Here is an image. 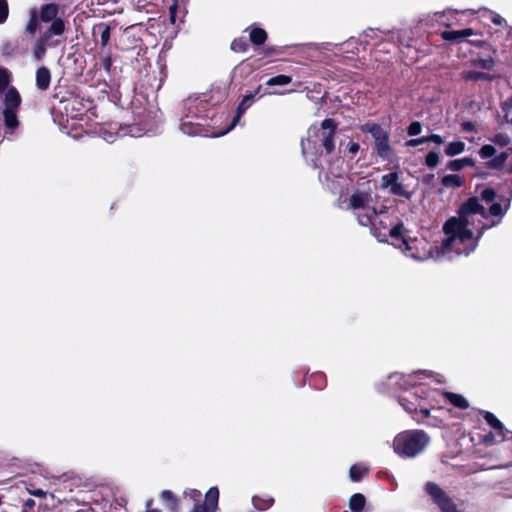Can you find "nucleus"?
Instances as JSON below:
<instances>
[{"mask_svg": "<svg viewBox=\"0 0 512 512\" xmlns=\"http://www.w3.org/2000/svg\"><path fill=\"white\" fill-rule=\"evenodd\" d=\"M188 0H172L169 5L170 21L175 24L178 19H182L186 14V5Z\"/></svg>", "mask_w": 512, "mask_h": 512, "instance_id": "18", "label": "nucleus"}, {"mask_svg": "<svg viewBox=\"0 0 512 512\" xmlns=\"http://www.w3.org/2000/svg\"><path fill=\"white\" fill-rule=\"evenodd\" d=\"M509 172L512 173V164L509 167Z\"/></svg>", "mask_w": 512, "mask_h": 512, "instance_id": "61", "label": "nucleus"}, {"mask_svg": "<svg viewBox=\"0 0 512 512\" xmlns=\"http://www.w3.org/2000/svg\"><path fill=\"white\" fill-rule=\"evenodd\" d=\"M205 101L198 97H189L183 102V115L181 117L180 129L184 134L197 135L199 130L194 127L198 126L202 114L205 112Z\"/></svg>", "mask_w": 512, "mask_h": 512, "instance_id": "7", "label": "nucleus"}, {"mask_svg": "<svg viewBox=\"0 0 512 512\" xmlns=\"http://www.w3.org/2000/svg\"><path fill=\"white\" fill-rule=\"evenodd\" d=\"M54 34L44 32L33 46V55L40 60L46 53L47 47H55L61 43V40Z\"/></svg>", "mask_w": 512, "mask_h": 512, "instance_id": "13", "label": "nucleus"}, {"mask_svg": "<svg viewBox=\"0 0 512 512\" xmlns=\"http://www.w3.org/2000/svg\"><path fill=\"white\" fill-rule=\"evenodd\" d=\"M425 137H426V143L433 142L436 145H441L442 143H444L443 137L438 134H431V135L425 136Z\"/></svg>", "mask_w": 512, "mask_h": 512, "instance_id": "44", "label": "nucleus"}, {"mask_svg": "<svg viewBox=\"0 0 512 512\" xmlns=\"http://www.w3.org/2000/svg\"><path fill=\"white\" fill-rule=\"evenodd\" d=\"M429 443L430 437L425 431L405 430L395 436L393 450L402 458H414L423 453Z\"/></svg>", "mask_w": 512, "mask_h": 512, "instance_id": "4", "label": "nucleus"}, {"mask_svg": "<svg viewBox=\"0 0 512 512\" xmlns=\"http://www.w3.org/2000/svg\"><path fill=\"white\" fill-rule=\"evenodd\" d=\"M441 183L444 187H447V188H458L463 185V180L457 174H449V175H445L442 178Z\"/></svg>", "mask_w": 512, "mask_h": 512, "instance_id": "29", "label": "nucleus"}, {"mask_svg": "<svg viewBox=\"0 0 512 512\" xmlns=\"http://www.w3.org/2000/svg\"><path fill=\"white\" fill-rule=\"evenodd\" d=\"M368 227L380 241H388L389 238L392 242L400 241V236L403 233V224L395 222L393 212L383 205L375 209V216H372L371 224Z\"/></svg>", "mask_w": 512, "mask_h": 512, "instance_id": "5", "label": "nucleus"}, {"mask_svg": "<svg viewBox=\"0 0 512 512\" xmlns=\"http://www.w3.org/2000/svg\"><path fill=\"white\" fill-rule=\"evenodd\" d=\"M393 378L405 389L412 388V391L400 397L399 402L418 423L423 422L430 416V408L434 407V398L437 394L436 391L426 388L427 383L424 380L430 379L431 376L427 372H416L409 375H394Z\"/></svg>", "mask_w": 512, "mask_h": 512, "instance_id": "2", "label": "nucleus"}, {"mask_svg": "<svg viewBox=\"0 0 512 512\" xmlns=\"http://www.w3.org/2000/svg\"><path fill=\"white\" fill-rule=\"evenodd\" d=\"M102 137L103 139L106 141V142H109V143H112L115 141L116 139V135L113 134L112 132L110 131H106L104 130L103 133H102Z\"/></svg>", "mask_w": 512, "mask_h": 512, "instance_id": "49", "label": "nucleus"}, {"mask_svg": "<svg viewBox=\"0 0 512 512\" xmlns=\"http://www.w3.org/2000/svg\"><path fill=\"white\" fill-rule=\"evenodd\" d=\"M464 77L466 79H474V80H477V79H485L486 76L485 74L481 73V72H475V71H469V72H466L464 74Z\"/></svg>", "mask_w": 512, "mask_h": 512, "instance_id": "46", "label": "nucleus"}, {"mask_svg": "<svg viewBox=\"0 0 512 512\" xmlns=\"http://www.w3.org/2000/svg\"><path fill=\"white\" fill-rule=\"evenodd\" d=\"M503 110H506L507 108H512V99L506 101L503 106H502Z\"/></svg>", "mask_w": 512, "mask_h": 512, "instance_id": "55", "label": "nucleus"}, {"mask_svg": "<svg viewBox=\"0 0 512 512\" xmlns=\"http://www.w3.org/2000/svg\"><path fill=\"white\" fill-rule=\"evenodd\" d=\"M249 38L253 44L261 45L266 41L267 33L262 28L254 27L250 30Z\"/></svg>", "mask_w": 512, "mask_h": 512, "instance_id": "27", "label": "nucleus"}, {"mask_svg": "<svg viewBox=\"0 0 512 512\" xmlns=\"http://www.w3.org/2000/svg\"><path fill=\"white\" fill-rule=\"evenodd\" d=\"M474 161L472 158L465 157L461 159L452 160L447 164V168L453 172L460 171L465 166H473Z\"/></svg>", "mask_w": 512, "mask_h": 512, "instance_id": "28", "label": "nucleus"}, {"mask_svg": "<svg viewBox=\"0 0 512 512\" xmlns=\"http://www.w3.org/2000/svg\"><path fill=\"white\" fill-rule=\"evenodd\" d=\"M51 81V73L48 68L42 66L36 71V86L40 90H46Z\"/></svg>", "mask_w": 512, "mask_h": 512, "instance_id": "19", "label": "nucleus"}, {"mask_svg": "<svg viewBox=\"0 0 512 512\" xmlns=\"http://www.w3.org/2000/svg\"><path fill=\"white\" fill-rule=\"evenodd\" d=\"M360 149V146L358 143L356 142H351L348 146V152L351 154V155H355Z\"/></svg>", "mask_w": 512, "mask_h": 512, "instance_id": "52", "label": "nucleus"}, {"mask_svg": "<svg viewBox=\"0 0 512 512\" xmlns=\"http://www.w3.org/2000/svg\"><path fill=\"white\" fill-rule=\"evenodd\" d=\"M146 512H160V511H158L157 509L151 508L150 502H148L147 503V510H146Z\"/></svg>", "mask_w": 512, "mask_h": 512, "instance_id": "57", "label": "nucleus"}, {"mask_svg": "<svg viewBox=\"0 0 512 512\" xmlns=\"http://www.w3.org/2000/svg\"><path fill=\"white\" fill-rule=\"evenodd\" d=\"M480 198H481L483 201L487 202V203H492V204H491V206L489 207V210H488V211H487L486 209H484V210H485V212H486V214H487L488 219H486V218H480V222H476V225L483 226L484 224H488V223H490V222H491L492 216L490 215V212H489V211H490V208L495 204L493 201H494V200H495V198H496V192H495L493 189H491V188H485V189H483V190L480 192ZM497 204L499 205V203H497ZM481 206H482L483 208H485L483 205H481ZM500 206H501V208H502L503 210H505V212H507V211H508V209H509V206H510V200H508V201H507V203H506L504 206H502L501 204H500ZM505 214H506V213H504L503 215H505ZM503 217H504V216L499 217V224L501 223V220H502V218H503Z\"/></svg>", "mask_w": 512, "mask_h": 512, "instance_id": "14", "label": "nucleus"}, {"mask_svg": "<svg viewBox=\"0 0 512 512\" xmlns=\"http://www.w3.org/2000/svg\"><path fill=\"white\" fill-rule=\"evenodd\" d=\"M443 395L457 408L467 409L469 407L468 400L460 394L445 392Z\"/></svg>", "mask_w": 512, "mask_h": 512, "instance_id": "23", "label": "nucleus"}, {"mask_svg": "<svg viewBox=\"0 0 512 512\" xmlns=\"http://www.w3.org/2000/svg\"><path fill=\"white\" fill-rule=\"evenodd\" d=\"M9 9L7 0H0V23H3L8 17Z\"/></svg>", "mask_w": 512, "mask_h": 512, "instance_id": "43", "label": "nucleus"}, {"mask_svg": "<svg viewBox=\"0 0 512 512\" xmlns=\"http://www.w3.org/2000/svg\"><path fill=\"white\" fill-rule=\"evenodd\" d=\"M367 472V466L364 464H355L350 468V479L354 482L359 481Z\"/></svg>", "mask_w": 512, "mask_h": 512, "instance_id": "30", "label": "nucleus"}, {"mask_svg": "<svg viewBox=\"0 0 512 512\" xmlns=\"http://www.w3.org/2000/svg\"><path fill=\"white\" fill-rule=\"evenodd\" d=\"M348 207L352 209L358 223L362 226H369L372 216H375L374 200L370 189H357L349 198Z\"/></svg>", "mask_w": 512, "mask_h": 512, "instance_id": "6", "label": "nucleus"}, {"mask_svg": "<svg viewBox=\"0 0 512 512\" xmlns=\"http://www.w3.org/2000/svg\"><path fill=\"white\" fill-rule=\"evenodd\" d=\"M219 499V490L217 487H211L205 495V507L207 512H215Z\"/></svg>", "mask_w": 512, "mask_h": 512, "instance_id": "20", "label": "nucleus"}, {"mask_svg": "<svg viewBox=\"0 0 512 512\" xmlns=\"http://www.w3.org/2000/svg\"><path fill=\"white\" fill-rule=\"evenodd\" d=\"M191 512H207V511L201 506H195Z\"/></svg>", "mask_w": 512, "mask_h": 512, "instance_id": "56", "label": "nucleus"}, {"mask_svg": "<svg viewBox=\"0 0 512 512\" xmlns=\"http://www.w3.org/2000/svg\"><path fill=\"white\" fill-rule=\"evenodd\" d=\"M490 64H491V60H485V61L482 62V66L484 68H489Z\"/></svg>", "mask_w": 512, "mask_h": 512, "instance_id": "58", "label": "nucleus"}, {"mask_svg": "<svg viewBox=\"0 0 512 512\" xmlns=\"http://www.w3.org/2000/svg\"><path fill=\"white\" fill-rule=\"evenodd\" d=\"M252 503L254 507L258 510H266L273 504V499L271 497H254L252 499Z\"/></svg>", "mask_w": 512, "mask_h": 512, "instance_id": "32", "label": "nucleus"}, {"mask_svg": "<svg viewBox=\"0 0 512 512\" xmlns=\"http://www.w3.org/2000/svg\"><path fill=\"white\" fill-rule=\"evenodd\" d=\"M424 143H426L425 136L416 138V139H410V140L406 141L405 145L408 147H416V146L424 144Z\"/></svg>", "mask_w": 512, "mask_h": 512, "instance_id": "45", "label": "nucleus"}, {"mask_svg": "<svg viewBox=\"0 0 512 512\" xmlns=\"http://www.w3.org/2000/svg\"><path fill=\"white\" fill-rule=\"evenodd\" d=\"M254 98V94H249V95H246L243 100L241 101V103L239 104V106L237 107V110H236V115L232 121V123L230 124V126L225 129L224 131L220 132V133H217L215 134V136H221V135H224L226 134L227 132H229L231 129H233V127L239 122V120L241 119V117L243 116V114L245 113V111L248 109V107L251 105V101L252 99Z\"/></svg>", "mask_w": 512, "mask_h": 512, "instance_id": "16", "label": "nucleus"}, {"mask_svg": "<svg viewBox=\"0 0 512 512\" xmlns=\"http://www.w3.org/2000/svg\"><path fill=\"white\" fill-rule=\"evenodd\" d=\"M461 128L465 132H473L475 131V124L473 122L466 121L461 124Z\"/></svg>", "mask_w": 512, "mask_h": 512, "instance_id": "48", "label": "nucleus"}, {"mask_svg": "<svg viewBox=\"0 0 512 512\" xmlns=\"http://www.w3.org/2000/svg\"><path fill=\"white\" fill-rule=\"evenodd\" d=\"M509 157V152H501L500 154L496 155L494 158L490 159L486 162V166L490 169H500L504 166L506 160Z\"/></svg>", "mask_w": 512, "mask_h": 512, "instance_id": "25", "label": "nucleus"}, {"mask_svg": "<svg viewBox=\"0 0 512 512\" xmlns=\"http://www.w3.org/2000/svg\"><path fill=\"white\" fill-rule=\"evenodd\" d=\"M489 212L492 216L491 222L483 226L476 225L480 218L488 217L479 199L472 197L459 207L457 216L449 218L444 223L445 237L440 246L433 245L423 237L407 238L403 233L400 241L392 244L416 261L451 260L454 256L469 255L476 249L483 233L499 225V217L503 216L505 210L494 204Z\"/></svg>", "mask_w": 512, "mask_h": 512, "instance_id": "1", "label": "nucleus"}, {"mask_svg": "<svg viewBox=\"0 0 512 512\" xmlns=\"http://www.w3.org/2000/svg\"><path fill=\"white\" fill-rule=\"evenodd\" d=\"M402 173L399 170L382 175L380 179V188L387 191L393 196L404 197L410 199L412 192L409 190L408 185L402 181Z\"/></svg>", "mask_w": 512, "mask_h": 512, "instance_id": "10", "label": "nucleus"}, {"mask_svg": "<svg viewBox=\"0 0 512 512\" xmlns=\"http://www.w3.org/2000/svg\"><path fill=\"white\" fill-rule=\"evenodd\" d=\"M498 441H501V436L497 434V431L489 433L483 437V443L487 445H492Z\"/></svg>", "mask_w": 512, "mask_h": 512, "instance_id": "42", "label": "nucleus"}, {"mask_svg": "<svg viewBox=\"0 0 512 512\" xmlns=\"http://www.w3.org/2000/svg\"><path fill=\"white\" fill-rule=\"evenodd\" d=\"M325 185L333 194L342 198V196L352 187V180L343 174L334 175L333 179H330L328 174H325Z\"/></svg>", "mask_w": 512, "mask_h": 512, "instance_id": "12", "label": "nucleus"}, {"mask_svg": "<svg viewBox=\"0 0 512 512\" xmlns=\"http://www.w3.org/2000/svg\"><path fill=\"white\" fill-rule=\"evenodd\" d=\"M10 82V73L6 68L0 67V91L4 90Z\"/></svg>", "mask_w": 512, "mask_h": 512, "instance_id": "37", "label": "nucleus"}, {"mask_svg": "<svg viewBox=\"0 0 512 512\" xmlns=\"http://www.w3.org/2000/svg\"><path fill=\"white\" fill-rule=\"evenodd\" d=\"M161 498H162L164 501H166V502H168V503H169V508H170L171 510H174V509H175V507H176V501H175V499H174V496H173L172 492L167 491V490H166V491H163V492L161 493Z\"/></svg>", "mask_w": 512, "mask_h": 512, "instance_id": "40", "label": "nucleus"}, {"mask_svg": "<svg viewBox=\"0 0 512 512\" xmlns=\"http://www.w3.org/2000/svg\"><path fill=\"white\" fill-rule=\"evenodd\" d=\"M465 143L462 141H453L445 146L444 152L447 156L453 157L465 151Z\"/></svg>", "mask_w": 512, "mask_h": 512, "instance_id": "24", "label": "nucleus"}, {"mask_svg": "<svg viewBox=\"0 0 512 512\" xmlns=\"http://www.w3.org/2000/svg\"><path fill=\"white\" fill-rule=\"evenodd\" d=\"M59 11V5L45 4L41 6L38 17L44 23H51L45 32L61 37L66 31V22L58 16Z\"/></svg>", "mask_w": 512, "mask_h": 512, "instance_id": "9", "label": "nucleus"}, {"mask_svg": "<svg viewBox=\"0 0 512 512\" xmlns=\"http://www.w3.org/2000/svg\"><path fill=\"white\" fill-rule=\"evenodd\" d=\"M492 22L495 24V25H502L503 22H504V19L498 15V14H494L493 17H492Z\"/></svg>", "mask_w": 512, "mask_h": 512, "instance_id": "54", "label": "nucleus"}, {"mask_svg": "<svg viewBox=\"0 0 512 512\" xmlns=\"http://www.w3.org/2000/svg\"><path fill=\"white\" fill-rule=\"evenodd\" d=\"M422 132V125L418 121L412 122L408 127V134L410 136L419 135Z\"/></svg>", "mask_w": 512, "mask_h": 512, "instance_id": "41", "label": "nucleus"}, {"mask_svg": "<svg viewBox=\"0 0 512 512\" xmlns=\"http://www.w3.org/2000/svg\"><path fill=\"white\" fill-rule=\"evenodd\" d=\"M425 490L441 512H461L453 499L437 484L428 482Z\"/></svg>", "mask_w": 512, "mask_h": 512, "instance_id": "11", "label": "nucleus"}, {"mask_svg": "<svg viewBox=\"0 0 512 512\" xmlns=\"http://www.w3.org/2000/svg\"><path fill=\"white\" fill-rule=\"evenodd\" d=\"M101 68L104 69V71L110 75L111 74V67H112V57L109 52H102L100 55L99 63L97 64Z\"/></svg>", "mask_w": 512, "mask_h": 512, "instance_id": "33", "label": "nucleus"}, {"mask_svg": "<svg viewBox=\"0 0 512 512\" xmlns=\"http://www.w3.org/2000/svg\"><path fill=\"white\" fill-rule=\"evenodd\" d=\"M292 81V78L287 75H277L275 77L270 78L266 84L268 86H283L287 85Z\"/></svg>", "mask_w": 512, "mask_h": 512, "instance_id": "34", "label": "nucleus"}, {"mask_svg": "<svg viewBox=\"0 0 512 512\" xmlns=\"http://www.w3.org/2000/svg\"><path fill=\"white\" fill-rule=\"evenodd\" d=\"M38 13L36 10L31 11L30 21L26 27L28 33L33 34L37 30Z\"/></svg>", "mask_w": 512, "mask_h": 512, "instance_id": "38", "label": "nucleus"}, {"mask_svg": "<svg viewBox=\"0 0 512 512\" xmlns=\"http://www.w3.org/2000/svg\"><path fill=\"white\" fill-rule=\"evenodd\" d=\"M231 48L234 51H244L246 49V43L238 41V40H234L231 44Z\"/></svg>", "mask_w": 512, "mask_h": 512, "instance_id": "47", "label": "nucleus"}, {"mask_svg": "<svg viewBox=\"0 0 512 512\" xmlns=\"http://www.w3.org/2000/svg\"><path fill=\"white\" fill-rule=\"evenodd\" d=\"M29 494L35 497L44 498L47 493L42 489L28 490Z\"/></svg>", "mask_w": 512, "mask_h": 512, "instance_id": "51", "label": "nucleus"}, {"mask_svg": "<svg viewBox=\"0 0 512 512\" xmlns=\"http://www.w3.org/2000/svg\"><path fill=\"white\" fill-rule=\"evenodd\" d=\"M96 33L100 34V44L102 47H105L110 40V27L106 24L101 23L94 27V34Z\"/></svg>", "mask_w": 512, "mask_h": 512, "instance_id": "26", "label": "nucleus"}, {"mask_svg": "<svg viewBox=\"0 0 512 512\" xmlns=\"http://www.w3.org/2000/svg\"><path fill=\"white\" fill-rule=\"evenodd\" d=\"M476 33L471 28H466L463 30H457V31H445L442 33V38L447 41H459L463 38L473 36Z\"/></svg>", "mask_w": 512, "mask_h": 512, "instance_id": "22", "label": "nucleus"}, {"mask_svg": "<svg viewBox=\"0 0 512 512\" xmlns=\"http://www.w3.org/2000/svg\"><path fill=\"white\" fill-rule=\"evenodd\" d=\"M3 117L6 133L12 134L18 127L17 119L18 109L21 104V96L14 87H10L4 95Z\"/></svg>", "mask_w": 512, "mask_h": 512, "instance_id": "8", "label": "nucleus"}, {"mask_svg": "<svg viewBox=\"0 0 512 512\" xmlns=\"http://www.w3.org/2000/svg\"><path fill=\"white\" fill-rule=\"evenodd\" d=\"M505 118H506V121L512 125V116L509 117V114L506 113Z\"/></svg>", "mask_w": 512, "mask_h": 512, "instance_id": "59", "label": "nucleus"}, {"mask_svg": "<svg viewBox=\"0 0 512 512\" xmlns=\"http://www.w3.org/2000/svg\"><path fill=\"white\" fill-rule=\"evenodd\" d=\"M496 153V149L494 146L490 144L483 145L479 150V155L482 159H487L494 156Z\"/></svg>", "mask_w": 512, "mask_h": 512, "instance_id": "36", "label": "nucleus"}, {"mask_svg": "<svg viewBox=\"0 0 512 512\" xmlns=\"http://www.w3.org/2000/svg\"><path fill=\"white\" fill-rule=\"evenodd\" d=\"M337 122L333 119H325L320 127L312 125L307 130V137L302 140V153L307 156L316 151L317 143L320 142L326 153H331L335 148L334 134L337 129Z\"/></svg>", "mask_w": 512, "mask_h": 512, "instance_id": "3", "label": "nucleus"}, {"mask_svg": "<svg viewBox=\"0 0 512 512\" xmlns=\"http://www.w3.org/2000/svg\"><path fill=\"white\" fill-rule=\"evenodd\" d=\"M34 506H35V501L33 499L29 498L24 502L22 512H30V510L33 509Z\"/></svg>", "mask_w": 512, "mask_h": 512, "instance_id": "50", "label": "nucleus"}, {"mask_svg": "<svg viewBox=\"0 0 512 512\" xmlns=\"http://www.w3.org/2000/svg\"><path fill=\"white\" fill-rule=\"evenodd\" d=\"M335 174H333V172H330V175H328L330 177V179H333Z\"/></svg>", "mask_w": 512, "mask_h": 512, "instance_id": "60", "label": "nucleus"}, {"mask_svg": "<svg viewBox=\"0 0 512 512\" xmlns=\"http://www.w3.org/2000/svg\"><path fill=\"white\" fill-rule=\"evenodd\" d=\"M375 149L377 155L385 161L393 162L396 158L394 150L389 143V136L384 138V140L377 141L375 143Z\"/></svg>", "mask_w": 512, "mask_h": 512, "instance_id": "17", "label": "nucleus"}, {"mask_svg": "<svg viewBox=\"0 0 512 512\" xmlns=\"http://www.w3.org/2000/svg\"><path fill=\"white\" fill-rule=\"evenodd\" d=\"M365 505V497L362 494H354L349 501V507L353 512H361Z\"/></svg>", "mask_w": 512, "mask_h": 512, "instance_id": "31", "label": "nucleus"}, {"mask_svg": "<svg viewBox=\"0 0 512 512\" xmlns=\"http://www.w3.org/2000/svg\"><path fill=\"white\" fill-rule=\"evenodd\" d=\"M491 141L500 147H506L510 144V137L505 133L496 134Z\"/></svg>", "mask_w": 512, "mask_h": 512, "instance_id": "35", "label": "nucleus"}, {"mask_svg": "<svg viewBox=\"0 0 512 512\" xmlns=\"http://www.w3.org/2000/svg\"><path fill=\"white\" fill-rule=\"evenodd\" d=\"M191 499L197 501L199 500L200 496H201V492L198 491V490H190L189 492L186 493Z\"/></svg>", "mask_w": 512, "mask_h": 512, "instance_id": "53", "label": "nucleus"}, {"mask_svg": "<svg viewBox=\"0 0 512 512\" xmlns=\"http://www.w3.org/2000/svg\"><path fill=\"white\" fill-rule=\"evenodd\" d=\"M439 163V156L435 151H430L425 158V164L429 168H435Z\"/></svg>", "mask_w": 512, "mask_h": 512, "instance_id": "39", "label": "nucleus"}, {"mask_svg": "<svg viewBox=\"0 0 512 512\" xmlns=\"http://www.w3.org/2000/svg\"><path fill=\"white\" fill-rule=\"evenodd\" d=\"M361 130L364 132H368L372 135L374 142L384 140L387 136H389L388 132L382 129L378 124H370L367 123L361 127Z\"/></svg>", "mask_w": 512, "mask_h": 512, "instance_id": "21", "label": "nucleus"}, {"mask_svg": "<svg viewBox=\"0 0 512 512\" xmlns=\"http://www.w3.org/2000/svg\"><path fill=\"white\" fill-rule=\"evenodd\" d=\"M484 419L501 436V441H508L512 438V432L505 429L504 425L491 412H484Z\"/></svg>", "mask_w": 512, "mask_h": 512, "instance_id": "15", "label": "nucleus"}]
</instances>
